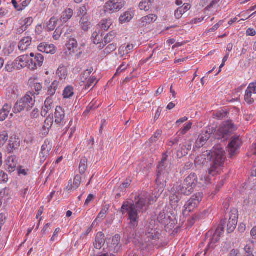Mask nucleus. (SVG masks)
<instances>
[{"label":"nucleus","instance_id":"nucleus-48","mask_svg":"<svg viewBox=\"0 0 256 256\" xmlns=\"http://www.w3.org/2000/svg\"><path fill=\"white\" fill-rule=\"evenodd\" d=\"M131 180H126L119 187L120 191H124L126 188L130 186Z\"/></svg>","mask_w":256,"mask_h":256},{"label":"nucleus","instance_id":"nucleus-57","mask_svg":"<svg viewBox=\"0 0 256 256\" xmlns=\"http://www.w3.org/2000/svg\"><path fill=\"white\" fill-rule=\"evenodd\" d=\"M32 42V38L30 37H26L24 38L23 39H22L20 42H21L22 44H26L27 46H30Z\"/></svg>","mask_w":256,"mask_h":256},{"label":"nucleus","instance_id":"nucleus-35","mask_svg":"<svg viewBox=\"0 0 256 256\" xmlns=\"http://www.w3.org/2000/svg\"><path fill=\"white\" fill-rule=\"evenodd\" d=\"M33 22V18L32 17H29L26 18L24 21V24L22 23V26L21 27V30L18 32H20L26 30L28 27L32 24Z\"/></svg>","mask_w":256,"mask_h":256},{"label":"nucleus","instance_id":"nucleus-44","mask_svg":"<svg viewBox=\"0 0 256 256\" xmlns=\"http://www.w3.org/2000/svg\"><path fill=\"white\" fill-rule=\"evenodd\" d=\"M162 134V130H158L151 137L150 142L151 143H154L158 140L159 138Z\"/></svg>","mask_w":256,"mask_h":256},{"label":"nucleus","instance_id":"nucleus-64","mask_svg":"<svg viewBox=\"0 0 256 256\" xmlns=\"http://www.w3.org/2000/svg\"><path fill=\"white\" fill-rule=\"evenodd\" d=\"M96 256H116L112 253L110 252H104L98 254Z\"/></svg>","mask_w":256,"mask_h":256},{"label":"nucleus","instance_id":"nucleus-46","mask_svg":"<svg viewBox=\"0 0 256 256\" xmlns=\"http://www.w3.org/2000/svg\"><path fill=\"white\" fill-rule=\"evenodd\" d=\"M81 183V176L80 175H76L74 178L73 182L74 190H76L78 188Z\"/></svg>","mask_w":256,"mask_h":256},{"label":"nucleus","instance_id":"nucleus-30","mask_svg":"<svg viewBox=\"0 0 256 256\" xmlns=\"http://www.w3.org/2000/svg\"><path fill=\"white\" fill-rule=\"evenodd\" d=\"M92 40L94 43L96 44H98L100 43V42H102L103 40L102 34H101L100 30L98 32L95 31L92 34Z\"/></svg>","mask_w":256,"mask_h":256},{"label":"nucleus","instance_id":"nucleus-9","mask_svg":"<svg viewBox=\"0 0 256 256\" xmlns=\"http://www.w3.org/2000/svg\"><path fill=\"white\" fill-rule=\"evenodd\" d=\"M216 129L212 128H208L205 131L202 132L198 136L196 142L195 146L197 148L202 147L210 139L212 134L214 135Z\"/></svg>","mask_w":256,"mask_h":256},{"label":"nucleus","instance_id":"nucleus-14","mask_svg":"<svg viewBox=\"0 0 256 256\" xmlns=\"http://www.w3.org/2000/svg\"><path fill=\"white\" fill-rule=\"evenodd\" d=\"M14 64L18 70H20L26 66L28 68L30 57L28 54L20 56L16 59Z\"/></svg>","mask_w":256,"mask_h":256},{"label":"nucleus","instance_id":"nucleus-52","mask_svg":"<svg viewBox=\"0 0 256 256\" xmlns=\"http://www.w3.org/2000/svg\"><path fill=\"white\" fill-rule=\"evenodd\" d=\"M52 100L50 98H47L44 102V107L50 110L52 108Z\"/></svg>","mask_w":256,"mask_h":256},{"label":"nucleus","instance_id":"nucleus-20","mask_svg":"<svg viewBox=\"0 0 256 256\" xmlns=\"http://www.w3.org/2000/svg\"><path fill=\"white\" fill-rule=\"evenodd\" d=\"M52 146L50 144V142H45L42 146L41 152L40 153L41 161H44L46 160V158L49 154V152Z\"/></svg>","mask_w":256,"mask_h":256},{"label":"nucleus","instance_id":"nucleus-4","mask_svg":"<svg viewBox=\"0 0 256 256\" xmlns=\"http://www.w3.org/2000/svg\"><path fill=\"white\" fill-rule=\"evenodd\" d=\"M34 94L30 92H27L25 96L18 100L15 104L13 112L15 114H18L25 110L28 111L30 110L34 105Z\"/></svg>","mask_w":256,"mask_h":256},{"label":"nucleus","instance_id":"nucleus-27","mask_svg":"<svg viewBox=\"0 0 256 256\" xmlns=\"http://www.w3.org/2000/svg\"><path fill=\"white\" fill-rule=\"evenodd\" d=\"M112 24V19L102 20L98 24V27L104 30H107Z\"/></svg>","mask_w":256,"mask_h":256},{"label":"nucleus","instance_id":"nucleus-56","mask_svg":"<svg viewBox=\"0 0 256 256\" xmlns=\"http://www.w3.org/2000/svg\"><path fill=\"white\" fill-rule=\"evenodd\" d=\"M30 4V0H26L24 1L21 4V6L20 7V8L18 9V10L21 11L25 8L29 4Z\"/></svg>","mask_w":256,"mask_h":256},{"label":"nucleus","instance_id":"nucleus-42","mask_svg":"<svg viewBox=\"0 0 256 256\" xmlns=\"http://www.w3.org/2000/svg\"><path fill=\"white\" fill-rule=\"evenodd\" d=\"M192 122H189L187 124L184 126L183 128H182L180 131L178 132V136H180V135H184L188 131L192 128Z\"/></svg>","mask_w":256,"mask_h":256},{"label":"nucleus","instance_id":"nucleus-58","mask_svg":"<svg viewBox=\"0 0 256 256\" xmlns=\"http://www.w3.org/2000/svg\"><path fill=\"white\" fill-rule=\"evenodd\" d=\"M14 64L8 62L5 66V70L8 72H12L14 68Z\"/></svg>","mask_w":256,"mask_h":256},{"label":"nucleus","instance_id":"nucleus-11","mask_svg":"<svg viewBox=\"0 0 256 256\" xmlns=\"http://www.w3.org/2000/svg\"><path fill=\"white\" fill-rule=\"evenodd\" d=\"M202 198L203 194L202 192H198L194 194L184 205L186 209L188 211L190 212L198 205Z\"/></svg>","mask_w":256,"mask_h":256},{"label":"nucleus","instance_id":"nucleus-13","mask_svg":"<svg viewBox=\"0 0 256 256\" xmlns=\"http://www.w3.org/2000/svg\"><path fill=\"white\" fill-rule=\"evenodd\" d=\"M44 60V56L40 54H36L34 58H30V64H28V68L30 70H34L40 67Z\"/></svg>","mask_w":256,"mask_h":256},{"label":"nucleus","instance_id":"nucleus-15","mask_svg":"<svg viewBox=\"0 0 256 256\" xmlns=\"http://www.w3.org/2000/svg\"><path fill=\"white\" fill-rule=\"evenodd\" d=\"M38 48L40 52L46 54H54L56 50V46L54 44H49L46 42L40 44Z\"/></svg>","mask_w":256,"mask_h":256},{"label":"nucleus","instance_id":"nucleus-16","mask_svg":"<svg viewBox=\"0 0 256 256\" xmlns=\"http://www.w3.org/2000/svg\"><path fill=\"white\" fill-rule=\"evenodd\" d=\"M64 118L65 111L64 110L61 106H56L54 113L55 122L58 124H62Z\"/></svg>","mask_w":256,"mask_h":256},{"label":"nucleus","instance_id":"nucleus-18","mask_svg":"<svg viewBox=\"0 0 256 256\" xmlns=\"http://www.w3.org/2000/svg\"><path fill=\"white\" fill-rule=\"evenodd\" d=\"M238 222L236 214L232 213L230 214L227 224V231L228 233L232 232L235 230Z\"/></svg>","mask_w":256,"mask_h":256},{"label":"nucleus","instance_id":"nucleus-59","mask_svg":"<svg viewBox=\"0 0 256 256\" xmlns=\"http://www.w3.org/2000/svg\"><path fill=\"white\" fill-rule=\"evenodd\" d=\"M94 198L95 196L94 194H90L88 196L85 202L84 205H88L91 202H92L94 199Z\"/></svg>","mask_w":256,"mask_h":256},{"label":"nucleus","instance_id":"nucleus-60","mask_svg":"<svg viewBox=\"0 0 256 256\" xmlns=\"http://www.w3.org/2000/svg\"><path fill=\"white\" fill-rule=\"evenodd\" d=\"M8 112H4L0 110V121H4L8 116Z\"/></svg>","mask_w":256,"mask_h":256},{"label":"nucleus","instance_id":"nucleus-7","mask_svg":"<svg viewBox=\"0 0 256 256\" xmlns=\"http://www.w3.org/2000/svg\"><path fill=\"white\" fill-rule=\"evenodd\" d=\"M242 144L239 136H232L227 147L228 156L230 158L235 157L238 153V150Z\"/></svg>","mask_w":256,"mask_h":256},{"label":"nucleus","instance_id":"nucleus-45","mask_svg":"<svg viewBox=\"0 0 256 256\" xmlns=\"http://www.w3.org/2000/svg\"><path fill=\"white\" fill-rule=\"evenodd\" d=\"M252 93L251 92L246 90L244 96V100L248 104H252L254 102V99L252 98Z\"/></svg>","mask_w":256,"mask_h":256},{"label":"nucleus","instance_id":"nucleus-41","mask_svg":"<svg viewBox=\"0 0 256 256\" xmlns=\"http://www.w3.org/2000/svg\"><path fill=\"white\" fill-rule=\"evenodd\" d=\"M188 152L186 149V146L183 145L180 146V148L177 150V156L178 158H181L183 156L188 154Z\"/></svg>","mask_w":256,"mask_h":256},{"label":"nucleus","instance_id":"nucleus-47","mask_svg":"<svg viewBox=\"0 0 256 256\" xmlns=\"http://www.w3.org/2000/svg\"><path fill=\"white\" fill-rule=\"evenodd\" d=\"M87 8L88 6L86 5H84L80 7L78 13V16H85V15L87 13Z\"/></svg>","mask_w":256,"mask_h":256},{"label":"nucleus","instance_id":"nucleus-24","mask_svg":"<svg viewBox=\"0 0 256 256\" xmlns=\"http://www.w3.org/2000/svg\"><path fill=\"white\" fill-rule=\"evenodd\" d=\"M134 46L132 44H128L126 46L122 45L119 48V54L122 57L125 55L128 54L133 49Z\"/></svg>","mask_w":256,"mask_h":256},{"label":"nucleus","instance_id":"nucleus-50","mask_svg":"<svg viewBox=\"0 0 256 256\" xmlns=\"http://www.w3.org/2000/svg\"><path fill=\"white\" fill-rule=\"evenodd\" d=\"M116 48V44H109L105 49V51L106 53H110L114 51Z\"/></svg>","mask_w":256,"mask_h":256},{"label":"nucleus","instance_id":"nucleus-3","mask_svg":"<svg viewBox=\"0 0 256 256\" xmlns=\"http://www.w3.org/2000/svg\"><path fill=\"white\" fill-rule=\"evenodd\" d=\"M197 176L195 174H190L182 184L177 183L172 188V192L179 194L190 195L194 191L197 183Z\"/></svg>","mask_w":256,"mask_h":256},{"label":"nucleus","instance_id":"nucleus-32","mask_svg":"<svg viewBox=\"0 0 256 256\" xmlns=\"http://www.w3.org/2000/svg\"><path fill=\"white\" fill-rule=\"evenodd\" d=\"M88 160L86 158H82L79 165V171L81 174H84L87 169Z\"/></svg>","mask_w":256,"mask_h":256},{"label":"nucleus","instance_id":"nucleus-40","mask_svg":"<svg viewBox=\"0 0 256 256\" xmlns=\"http://www.w3.org/2000/svg\"><path fill=\"white\" fill-rule=\"evenodd\" d=\"M116 33L114 32H111L107 34V35L104 38V42L106 44L110 43L116 36Z\"/></svg>","mask_w":256,"mask_h":256},{"label":"nucleus","instance_id":"nucleus-34","mask_svg":"<svg viewBox=\"0 0 256 256\" xmlns=\"http://www.w3.org/2000/svg\"><path fill=\"white\" fill-rule=\"evenodd\" d=\"M80 24L82 28L85 31L88 30L90 28V22L87 17L82 16L80 20Z\"/></svg>","mask_w":256,"mask_h":256},{"label":"nucleus","instance_id":"nucleus-38","mask_svg":"<svg viewBox=\"0 0 256 256\" xmlns=\"http://www.w3.org/2000/svg\"><path fill=\"white\" fill-rule=\"evenodd\" d=\"M212 115L214 118L218 120H222L226 116L227 112L224 111L223 110H221L214 112Z\"/></svg>","mask_w":256,"mask_h":256},{"label":"nucleus","instance_id":"nucleus-29","mask_svg":"<svg viewBox=\"0 0 256 256\" xmlns=\"http://www.w3.org/2000/svg\"><path fill=\"white\" fill-rule=\"evenodd\" d=\"M153 0H142L139 4V8L141 10L148 11L150 8Z\"/></svg>","mask_w":256,"mask_h":256},{"label":"nucleus","instance_id":"nucleus-5","mask_svg":"<svg viewBox=\"0 0 256 256\" xmlns=\"http://www.w3.org/2000/svg\"><path fill=\"white\" fill-rule=\"evenodd\" d=\"M237 129L231 121L223 122L214 132L215 138L224 141Z\"/></svg>","mask_w":256,"mask_h":256},{"label":"nucleus","instance_id":"nucleus-51","mask_svg":"<svg viewBox=\"0 0 256 256\" xmlns=\"http://www.w3.org/2000/svg\"><path fill=\"white\" fill-rule=\"evenodd\" d=\"M8 180V176L4 172L0 170V182H6Z\"/></svg>","mask_w":256,"mask_h":256},{"label":"nucleus","instance_id":"nucleus-6","mask_svg":"<svg viewBox=\"0 0 256 256\" xmlns=\"http://www.w3.org/2000/svg\"><path fill=\"white\" fill-rule=\"evenodd\" d=\"M226 223L225 220H221L216 228H212L206 234V240L208 241L209 246L212 244L216 243L219 240L221 234L224 232Z\"/></svg>","mask_w":256,"mask_h":256},{"label":"nucleus","instance_id":"nucleus-53","mask_svg":"<svg viewBox=\"0 0 256 256\" xmlns=\"http://www.w3.org/2000/svg\"><path fill=\"white\" fill-rule=\"evenodd\" d=\"M54 122V116L53 114L49 115L48 117L44 123L45 124L48 126H52V124Z\"/></svg>","mask_w":256,"mask_h":256},{"label":"nucleus","instance_id":"nucleus-19","mask_svg":"<svg viewBox=\"0 0 256 256\" xmlns=\"http://www.w3.org/2000/svg\"><path fill=\"white\" fill-rule=\"evenodd\" d=\"M158 220L164 225L168 224L170 221V216L168 210H163L158 215Z\"/></svg>","mask_w":256,"mask_h":256},{"label":"nucleus","instance_id":"nucleus-63","mask_svg":"<svg viewBox=\"0 0 256 256\" xmlns=\"http://www.w3.org/2000/svg\"><path fill=\"white\" fill-rule=\"evenodd\" d=\"M246 34L247 36H254L256 35V32L254 28H249L246 30Z\"/></svg>","mask_w":256,"mask_h":256},{"label":"nucleus","instance_id":"nucleus-31","mask_svg":"<svg viewBox=\"0 0 256 256\" xmlns=\"http://www.w3.org/2000/svg\"><path fill=\"white\" fill-rule=\"evenodd\" d=\"M133 16L130 12H126L120 16L119 21L120 23L123 24L129 22L132 18Z\"/></svg>","mask_w":256,"mask_h":256},{"label":"nucleus","instance_id":"nucleus-61","mask_svg":"<svg viewBox=\"0 0 256 256\" xmlns=\"http://www.w3.org/2000/svg\"><path fill=\"white\" fill-rule=\"evenodd\" d=\"M190 8V6L188 4H184V6L180 8H179L180 9L182 10V12L183 14L185 13Z\"/></svg>","mask_w":256,"mask_h":256},{"label":"nucleus","instance_id":"nucleus-17","mask_svg":"<svg viewBox=\"0 0 256 256\" xmlns=\"http://www.w3.org/2000/svg\"><path fill=\"white\" fill-rule=\"evenodd\" d=\"M104 235L102 232H98L94 242V246L96 250H100L105 244Z\"/></svg>","mask_w":256,"mask_h":256},{"label":"nucleus","instance_id":"nucleus-36","mask_svg":"<svg viewBox=\"0 0 256 256\" xmlns=\"http://www.w3.org/2000/svg\"><path fill=\"white\" fill-rule=\"evenodd\" d=\"M174 193L172 194L170 196V200L172 204H178L182 199V195L176 193L175 192H174Z\"/></svg>","mask_w":256,"mask_h":256},{"label":"nucleus","instance_id":"nucleus-28","mask_svg":"<svg viewBox=\"0 0 256 256\" xmlns=\"http://www.w3.org/2000/svg\"><path fill=\"white\" fill-rule=\"evenodd\" d=\"M56 74L60 79H66L68 74L66 68L63 64L60 65L57 70Z\"/></svg>","mask_w":256,"mask_h":256},{"label":"nucleus","instance_id":"nucleus-26","mask_svg":"<svg viewBox=\"0 0 256 256\" xmlns=\"http://www.w3.org/2000/svg\"><path fill=\"white\" fill-rule=\"evenodd\" d=\"M8 168L10 172H14L16 168L18 167V163L16 160V158L14 157H10L8 160L7 162Z\"/></svg>","mask_w":256,"mask_h":256},{"label":"nucleus","instance_id":"nucleus-1","mask_svg":"<svg viewBox=\"0 0 256 256\" xmlns=\"http://www.w3.org/2000/svg\"><path fill=\"white\" fill-rule=\"evenodd\" d=\"M226 158L224 149L221 146L217 145L214 147L212 152L206 150L198 156L194 162L196 164H204L206 162L212 161L210 168L208 170V174L214 176L218 173Z\"/></svg>","mask_w":256,"mask_h":256},{"label":"nucleus","instance_id":"nucleus-12","mask_svg":"<svg viewBox=\"0 0 256 256\" xmlns=\"http://www.w3.org/2000/svg\"><path fill=\"white\" fill-rule=\"evenodd\" d=\"M110 252L118 253L122 250V244L120 243V236L116 234L113 236L112 242L108 246Z\"/></svg>","mask_w":256,"mask_h":256},{"label":"nucleus","instance_id":"nucleus-37","mask_svg":"<svg viewBox=\"0 0 256 256\" xmlns=\"http://www.w3.org/2000/svg\"><path fill=\"white\" fill-rule=\"evenodd\" d=\"M74 88L72 86H68L64 91V98H70L74 95Z\"/></svg>","mask_w":256,"mask_h":256},{"label":"nucleus","instance_id":"nucleus-10","mask_svg":"<svg viewBox=\"0 0 256 256\" xmlns=\"http://www.w3.org/2000/svg\"><path fill=\"white\" fill-rule=\"evenodd\" d=\"M124 5V0H112L108 2L105 6V12L112 14L122 9Z\"/></svg>","mask_w":256,"mask_h":256},{"label":"nucleus","instance_id":"nucleus-49","mask_svg":"<svg viewBox=\"0 0 256 256\" xmlns=\"http://www.w3.org/2000/svg\"><path fill=\"white\" fill-rule=\"evenodd\" d=\"M62 34H63L62 28L60 29V28H58L54 33V38L56 40H58Z\"/></svg>","mask_w":256,"mask_h":256},{"label":"nucleus","instance_id":"nucleus-8","mask_svg":"<svg viewBox=\"0 0 256 256\" xmlns=\"http://www.w3.org/2000/svg\"><path fill=\"white\" fill-rule=\"evenodd\" d=\"M168 156L166 154H164L162 160L159 162V165L158 166V174L156 181L161 180L164 182H166L168 172L166 170V162L167 160Z\"/></svg>","mask_w":256,"mask_h":256},{"label":"nucleus","instance_id":"nucleus-43","mask_svg":"<svg viewBox=\"0 0 256 256\" xmlns=\"http://www.w3.org/2000/svg\"><path fill=\"white\" fill-rule=\"evenodd\" d=\"M8 136L6 132L3 131L0 134V146H3L8 140Z\"/></svg>","mask_w":256,"mask_h":256},{"label":"nucleus","instance_id":"nucleus-21","mask_svg":"<svg viewBox=\"0 0 256 256\" xmlns=\"http://www.w3.org/2000/svg\"><path fill=\"white\" fill-rule=\"evenodd\" d=\"M130 222H129L128 227L126 228L124 230V235L126 236L128 238V239L131 240L132 238H134L136 236V232L135 230V228L138 226H133L131 224V220H130Z\"/></svg>","mask_w":256,"mask_h":256},{"label":"nucleus","instance_id":"nucleus-54","mask_svg":"<svg viewBox=\"0 0 256 256\" xmlns=\"http://www.w3.org/2000/svg\"><path fill=\"white\" fill-rule=\"evenodd\" d=\"M193 163L191 162H186L182 172H184L185 170L191 169L193 167Z\"/></svg>","mask_w":256,"mask_h":256},{"label":"nucleus","instance_id":"nucleus-25","mask_svg":"<svg viewBox=\"0 0 256 256\" xmlns=\"http://www.w3.org/2000/svg\"><path fill=\"white\" fill-rule=\"evenodd\" d=\"M63 34L64 36L67 38H69L76 36L75 30L72 27H68V26H64L62 28Z\"/></svg>","mask_w":256,"mask_h":256},{"label":"nucleus","instance_id":"nucleus-22","mask_svg":"<svg viewBox=\"0 0 256 256\" xmlns=\"http://www.w3.org/2000/svg\"><path fill=\"white\" fill-rule=\"evenodd\" d=\"M157 16L156 15L150 14L142 18L140 20V24L142 26H144L148 24L155 22Z\"/></svg>","mask_w":256,"mask_h":256},{"label":"nucleus","instance_id":"nucleus-55","mask_svg":"<svg viewBox=\"0 0 256 256\" xmlns=\"http://www.w3.org/2000/svg\"><path fill=\"white\" fill-rule=\"evenodd\" d=\"M247 90L251 92L252 93L253 92L254 94H256V83L250 84Z\"/></svg>","mask_w":256,"mask_h":256},{"label":"nucleus","instance_id":"nucleus-39","mask_svg":"<svg viewBox=\"0 0 256 256\" xmlns=\"http://www.w3.org/2000/svg\"><path fill=\"white\" fill-rule=\"evenodd\" d=\"M68 48L70 50L72 48H76L78 46V42L76 40V36L69 38L68 43Z\"/></svg>","mask_w":256,"mask_h":256},{"label":"nucleus","instance_id":"nucleus-62","mask_svg":"<svg viewBox=\"0 0 256 256\" xmlns=\"http://www.w3.org/2000/svg\"><path fill=\"white\" fill-rule=\"evenodd\" d=\"M182 14L183 13L182 12V10L178 8L176 10L174 16L176 18L179 19L182 17Z\"/></svg>","mask_w":256,"mask_h":256},{"label":"nucleus","instance_id":"nucleus-2","mask_svg":"<svg viewBox=\"0 0 256 256\" xmlns=\"http://www.w3.org/2000/svg\"><path fill=\"white\" fill-rule=\"evenodd\" d=\"M148 196L147 193L141 194L135 198L134 204H130L128 202H124L122 204L120 212L124 215L126 212L128 215V219L131 220V224L134 226H138V214L141 211L143 212L144 208H146L150 202L148 201Z\"/></svg>","mask_w":256,"mask_h":256},{"label":"nucleus","instance_id":"nucleus-23","mask_svg":"<svg viewBox=\"0 0 256 256\" xmlns=\"http://www.w3.org/2000/svg\"><path fill=\"white\" fill-rule=\"evenodd\" d=\"M73 16V10L70 8L66 9L62 14L60 21L62 23L66 22Z\"/></svg>","mask_w":256,"mask_h":256},{"label":"nucleus","instance_id":"nucleus-33","mask_svg":"<svg viewBox=\"0 0 256 256\" xmlns=\"http://www.w3.org/2000/svg\"><path fill=\"white\" fill-rule=\"evenodd\" d=\"M57 20L56 18L52 17L50 21L46 24V29L50 31H52L54 30L56 26Z\"/></svg>","mask_w":256,"mask_h":256}]
</instances>
